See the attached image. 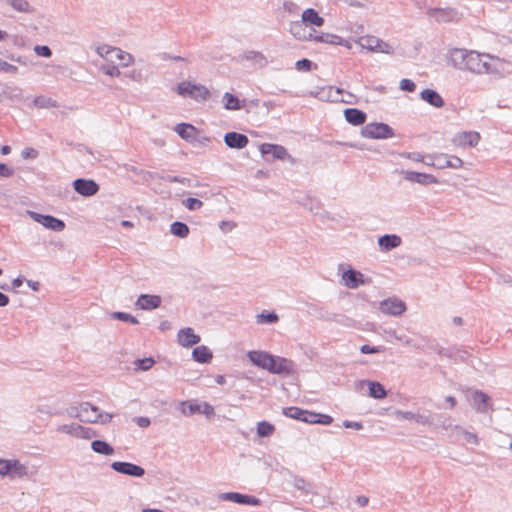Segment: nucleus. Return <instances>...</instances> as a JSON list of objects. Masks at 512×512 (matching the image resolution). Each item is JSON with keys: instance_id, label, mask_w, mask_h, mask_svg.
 Listing matches in <instances>:
<instances>
[{"instance_id": "obj_1", "label": "nucleus", "mask_w": 512, "mask_h": 512, "mask_svg": "<svg viewBox=\"0 0 512 512\" xmlns=\"http://www.w3.org/2000/svg\"><path fill=\"white\" fill-rule=\"evenodd\" d=\"M509 66V61L489 53V57H483L478 75L502 78L507 73Z\"/></svg>"}, {"instance_id": "obj_2", "label": "nucleus", "mask_w": 512, "mask_h": 512, "mask_svg": "<svg viewBox=\"0 0 512 512\" xmlns=\"http://www.w3.org/2000/svg\"><path fill=\"white\" fill-rule=\"evenodd\" d=\"M176 91L178 95L190 97L195 101H206L210 98V91L206 86L190 81L180 82L177 85Z\"/></svg>"}, {"instance_id": "obj_3", "label": "nucleus", "mask_w": 512, "mask_h": 512, "mask_svg": "<svg viewBox=\"0 0 512 512\" xmlns=\"http://www.w3.org/2000/svg\"><path fill=\"white\" fill-rule=\"evenodd\" d=\"M421 424L432 426L433 431L437 434H443L448 436H459V431L461 426L454 423L453 418H432L433 420H437V423L434 421H429V418H418Z\"/></svg>"}, {"instance_id": "obj_4", "label": "nucleus", "mask_w": 512, "mask_h": 512, "mask_svg": "<svg viewBox=\"0 0 512 512\" xmlns=\"http://www.w3.org/2000/svg\"><path fill=\"white\" fill-rule=\"evenodd\" d=\"M361 135L368 139H388L394 136V130L386 123L372 122L362 128Z\"/></svg>"}, {"instance_id": "obj_5", "label": "nucleus", "mask_w": 512, "mask_h": 512, "mask_svg": "<svg viewBox=\"0 0 512 512\" xmlns=\"http://www.w3.org/2000/svg\"><path fill=\"white\" fill-rule=\"evenodd\" d=\"M357 43L362 49H366L370 52L385 54H392L394 52L390 44L373 35L360 37Z\"/></svg>"}, {"instance_id": "obj_6", "label": "nucleus", "mask_w": 512, "mask_h": 512, "mask_svg": "<svg viewBox=\"0 0 512 512\" xmlns=\"http://www.w3.org/2000/svg\"><path fill=\"white\" fill-rule=\"evenodd\" d=\"M0 475L11 479L27 475V467L16 459H0Z\"/></svg>"}, {"instance_id": "obj_7", "label": "nucleus", "mask_w": 512, "mask_h": 512, "mask_svg": "<svg viewBox=\"0 0 512 512\" xmlns=\"http://www.w3.org/2000/svg\"><path fill=\"white\" fill-rule=\"evenodd\" d=\"M471 50L465 48H453L448 55L449 63L457 70L468 72Z\"/></svg>"}, {"instance_id": "obj_8", "label": "nucleus", "mask_w": 512, "mask_h": 512, "mask_svg": "<svg viewBox=\"0 0 512 512\" xmlns=\"http://www.w3.org/2000/svg\"><path fill=\"white\" fill-rule=\"evenodd\" d=\"M432 162L427 163L428 166H433L437 169H459L463 166L464 162L461 158L455 155H449L445 153L434 154Z\"/></svg>"}, {"instance_id": "obj_9", "label": "nucleus", "mask_w": 512, "mask_h": 512, "mask_svg": "<svg viewBox=\"0 0 512 512\" xmlns=\"http://www.w3.org/2000/svg\"><path fill=\"white\" fill-rule=\"evenodd\" d=\"M27 214L37 223L44 226L46 229L61 232L65 229V223L63 220L56 218L52 215H45L35 211L28 210Z\"/></svg>"}, {"instance_id": "obj_10", "label": "nucleus", "mask_w": 512, "mask_h": 512, "mask_svg": "<svg viewBox=\"0 0 512 512\" xmlns=\"http://www.w3.org/2000/svg\"><path fill=\"white\" fill-rule=\"evenodd\" d=\"M378 309L384 315L397 317L406 311V304L397 297H389L379 302Z\"/></svg>"}, {"instance_id": "obj_11", "label": "nucleus", "mask_w": 512, "mask_h": 512, "mask_svg": "<svg viewBox=\"0 0 512 512\" xmlns=\"http://www.w3.org/2000/svg\"><path fill=\"white\" fill-rule=\"evenodd\" d=\"M259 150L263 156L271 155L272 159L277 160H286L290 162L291 164H295L296 160L294 157H292L287 149L278 144H271V143H263L260 145Z\"/></svg>"}, {"instance_id": "obj_12", "label": "nucleus", "mask_w": 512, "mask_h": 512, "mask_svg": "<svg viewBox=\"0 0 512 512\" xmlns=\"http://www.w3.org/2000/svg\"><path fill=\"white\" fill-rule=\"evenodd\" d=\"M341 281L349 289H357L361 285L369 284L371 280L366 278L363 273L349 267L342 271Z\"/></svg>"}, {"instance_id": "obj_13", "label": "nucleus", "mask_w": 512, "mask_h": 512, "mask_svg": "<svg viewBox=\"0 0 512 512\" xmlns=\"http://www.w3.org/2000/svg\"><path fill=\"white\" fill-rule=\"evenodd\" d=\"M479 141L480 134L476 131L458 132L451 139L452 144L458 148L475 147Z\"/></svg>"}, {"instance_id": "obj_14", "label": "nucleus", "mask_w": 512, "mask_h": 512, "mask_svg": "<svg viewBox=\"0 0 512 512\" xmlns=\"http://www.w3.org/2000/svg\"><path fill=\"white\" fill-rule=\"evenodd\" d=\"M469 400L480 414H487L493 411L490 397L482 391L475 390L471 392Z\"/></svg>"}, {"instance_id": "obj_15", "label": "nucleus", "mask_w": 512, "mask_h": 512, "mask_svg": "<svg viewBox=\"0 0 512 512\" xmlns=\"http://www.w3.org/2000/svg\"><path fill=\"white\" fill-rule=\"evenodd\" d=\"M72 185L74 190L83 197H91L99 191V185L92 179L77 178Z\"/></svg>"}, {"instance_id": "obj_16", "label": "nucleus", "mask_w": 512, "mask_h": 512, "mask_svg": "<svg viewBox=\"0 0 512 512\" xmlns=\"http://www.w3.org/2000/svg\"><path fill=\"white\" fill-rule=\"evenodd\" d=\"M57 431L76 438L84 439L91 438L94 435L89 428H85L76 422L63 424L57 428Z\"/></svg>"}, {"instance_id": "obj_17", "label": "nucleus", "mask_w": 512, "mask_h": 512, "mask_svg": "<svg viewBox=\"0 0 512 512\" xmlns=\"http://www.w3.org/2000/svg\"><path fill=\"white\" fill-rule=\"evenodd\" d=\"M111 468L120 474L132 477H142L145 474L144 468L130 462L115 461L111 464Z\"/></svg>"}, {"instance_id": "obj_18", "label": "nucleus", "mask_w": 512, "mask_h": 512, "mask_svg": "<svg viewBox=\"0 0 512 512\" xmlns=\"http://www.w3.org/2000/svg\"><path fill=\"white\" fill-rule=\"evenodd\" d=\"M68 416H83L84 414L95 413L96 416H113L110 413H101L99 408L89 402H80L72 405L68 411Z\"/></svg>"}, {"instance_id": "obj_19", "label": "nucleus", "mask_w": 512, "mask_h": 512, "mask_svg": "<svg viewBox=\"0 0 512 512\" xmlns=\"http://www.w3.org/2000/svg\"><path fill=\"white\" fill-rule=\"evenodd\" d=\"M266 370L273 374H289L293 370V363L286 358L272 355V361Z\"/></svg>"}, {"instance_id": "obj_20", "label": "nucleus", "mask_w": 512, "mask_h": 512, "mask_svg": "<svg viewBox=\"0 0 512 512\" xmlns=\"http://www.w3.org/2000/svg\"><path fill=\"white\" fill-rule=\"evenodd\" d=\"M401 174L403 175L405 180L412 182V183H418L421 185H430V184L438 183V179L432 174L409 171V170H404L401 172Z\"/></svg>"}, {"instance_id": "obj_21", "label": "nucleus", "mask_w": 512, "mask_h": 512, "mask_svg": "<svg viewBox=\"0 0 512 512\" xmlns=\"http://www.w3.org/2000/svg\"><path fill=\"white\" fill-rule=\"evenodd\" d=\"M219 498L224 501H230L238 504L258 506L260 500L251 495H244L237 492H226L219 495Z\"/></svg>"}, {"instance_id": "obj_22", "label": "nucleus", "mask_w": 512, "mask_h": 512, "mask_svg": "<svg viewBox=\"0 0 512 512\" xmlns=\"http://www.w3.org/2000/svg\"><path fill=\"white\" fill-rule=\"evenodd\" d=\"M162 299L159 295L141 294L136 302V308L140 310H153L160 307Z\"/></svg>"}, {"instance_id": "obj_23", "label": "nucleus", "mask_w": 512, "mask_h": 512, "mask_svg": "<svg viewBox=\"0 0 512 512\" xmlns=\"http://www.w3.org/2000/svg\"><path fill=\"white\" fill-rule=\"evenodd\" d=\"M200 336L194 333L190 327L180 329L177 334V341L183 347H191L200 342Z\"/></svg>"}, {"instance_id": "obj_24", "label": "nucleus", "mask_w": 512, "mask_h": 512, "mask_svg": "<svg viewBox=\"0 0 512 512\" xmlns=\"http://www.w3.org/2000/svg\"><path fill=\"white\" fill-rule=\"evenodd\" d=\"M225 144L232 149H242L247 146L249 139L238 132H228L224 135Z\"/></svg>"}, {"instance_id": "obj_25", "label": "nucleus", "mask_w": 512, "mask_h": 512, "mask_svg": "<svg viewBox=\"0 0 512 512\" xmlns=\"http://www.w3.org/2000/svg\"><path fill=\"white\" fill-rule=\"evenodd\" d=\"M247 356L252 364L265 370L267 369L268 364L272 361V355L265 351H249Z\"/></svg>"}, {"instance_id": "obj_26", "label": "nucleus", "mask_w": 512, "mask_h": 512, "mask_svg": "<svg viewBox=\"0 0 512 512\" xmlns=\"http://www.w3.org/2000/svg\"><path fill=\"white\" fill-rule=\"evenodd\" d=\"M402 243L401 237L396 234H385L378 238V245L381 251H391L399 247Z\"/></svg>"}, {"instance_id": "obj_27", "label": "nucleus", "mask_w": 512, "mask_h": 512, "mask_svg": "<svg viewBox=\"0 0 512 512\" xmlns=\"http://www.w3.org/2000/svg\"><path fill=\"white\" fill-rule=\"evenodd\" d=\"M345 120L354 126H359L365 123L366 113L357 108H347L344 110Z\"/></svg>"}, {"instance_id": "obj_28", "label": "nucleus", "mask_w": 512, "mask_h": 512, "mask_svg": "<svg viewBox=\"0 0 512 512\" xmlns=\"http://www.w3.org/2000/svg\"><path fill=\"white\" fill-rule=\"evenodd\" d=\"M420 98L435 108H441L444 105L441 95L433 89H424L420 93Z\"/></svg>"}, {"instance_id": "obj_29", "label": "nucleus", "mask_w": 512, "mask_h": 512, "mask_svg": "<svg viewBox=\"0 0 512 512\" xmlns=\"http://www.w3.org/2000/svg\"><path fill=\"white\" fill-rule=\"evenodd\" d=\"M213 358L212 351L204 345L197 346L192 351V359L195 362L206 364L209 363Z\"/></svg>"}, {"instance_id": "obj_30", "label": "nucleus", "mask_w": 512, "mask_h": 512, "mask_svg": "<svg viewBox=\"0 0 512 512\" xmlns=\"http://www.w3.org/2000/svg\"><path fill=\"white\" fill-rule=\"evenodd\" d=\"M301 21L316 27H321L324 24V19L313 8H307L302 12Z\"/></svg>"}, {"instance_id": "obj_31", "label": "nucleus", "mask_w": 512, "mask_h": 512, "mask_svg": "<svg viewBox=\"0 0 512 512\" xmlns=\"http://www.w3.org/2000/svg\"><path fill=\"white\" fill-rule=\"evenodd\" d=\"M289 31L297 40H308L312 36V34L307 31L305 24L301 20L292 22L290 24Z\"/></svg>"}, {"instance_id": "obj_32", "label": "nucleus", "mask_w": 512, "mask_h": 512, "mask_svg": "<svg viewBox=\"0 0 512 512\" xmlns=\"http://www.w3.org/2000/svg\"><path fill=\"white\" fill-rule=\"evenodd\" d=\"M315 41L321 42V43H327V44H331V45L345 46L348 49L351 48V45L348 40H345L344 38H342L338 35H335V34H329V33L321 34L320 36L315 37Z\"/></svg>"}, {"instance_id": "obj_33", "label": "nucleus", "mask_w": 512, "mask_h": 512, "mask_svg": "<svg viewBox=\"0 0 512 512\" xmlns=\"http://www.w3.org/2000/svg\"><path fill=\"white\" fill-rule=\"evenodd\" d=\"M6 3L14 10L19 13L33 14L35 8L27 0H6Z\"/></svg>"}, {"instance_id": "obj_34", "label": "nucleus", "mask_w": 512, "mask_h": 512, "mask_svg": "<svg viewBox=\"0 0 512 512\" xmlns=\"http://www.w3.org/2000/svg\"><path fill=\"white\" fill-rule=\"evenodd\" d=\"M483 57H489V53H481L476 50H471L469 73L478 75Z\"/></svg>"}, {"instance_id": "obj_35", "label": "nucleus", "mask_w": 512, "mask_h": 512, "mask_svg": "<svg viewBox=\"0 0 512 512\" xmlns=\"http://www.w3.org/2000/svg\"><path fill=\"white\" fill-rule=\"evenodd\" d=\"M284 416L295 417V416H312V417H323L328 416L327 414L317 413V412H309L307 410H301L297 407H287L283 408Z\"/></svg>"}, {"instance_id": "obj_36", "label": "nucleus", "mask_w": 512, "mask_h": 512, "mask_svg": "<svg viewBox=\"0 0 512 512\" xmlns=\"http://www.w3.org/2000/svg\"><path fill=\"white\" fill-rule=\"evenodd\" d=\"M223 106L226 110H240L243 105H241V101L235 95L226 92L222 97Z\"/></svg>"}, {"instance_id": "obj_37", "label": "nucleus", "mask_w": 512, "mask_h": 512, "mask_svg": "<svg viewBox=\"0 0 512 512\" xmlns=\"http://www.w3.org/2000/svg\"><path fill=\"white\" fill-rule=\"evenodd\" d=\"M175 131L182 139L189 140L194 138L196 130L195 127L191 124L180 123L176 125Z\"/></svg>"}, {"instance_id": "obj_38", "label": "nucleus", "mask_w": 512, "mask_h": 512, "mask_svg": "<svg viewBox=\"0 0 512 512\" xmlns=\"http://www.w3.org/2000/svg\"><path fill=\"white\" fill-rule=\"evenodd\" d=\"M170 232L176 237L186 238L189 234V227L184 222L175 221L170 225Z\"/></svg>"}, {"instance_id": "obj_39", "label": "nucleus", "mask_w": 512, "mask_h": 512, "mask_svg": "<svg viewBox=\"0 0 512 512\" xmlns=\"http://www.w3.org/2000/svg\"><path fill=\"white\" fill-rule=\"evenodd\" d=\"M91 448L94 452L103 454V455H112L114 454V448L105 441L95 440L91 443Z\"/></svg>"}, {"instance_id": "obj_40", "label": "nucleus", "mask_w": 512, "mask_h": 512, "mask_svg": "<svg viewBox=\"0 0 512 512\" xmlns=\"http://www.w3.org/2000/svg\"><path fill=\"white\" fill-rule=\"evenodd\" d=\"M114 57L119 61L122 67H128L134 63L133 55L118 47L114 53Z\"/></svg>"}, {"instance_id": "obj_41", "label": "nucleus", "mask_w": 512, "mask_h": 512, "mask_svg": "<svg viewBox=\"0 0 512 512\" xmlns=\"http://www.w3.org/2000/svg\"><path fill=\"white\" fill-rule=\"evenodd\" d=\"M369 395L375 399H381L386 396V390L379 382L367 381Z\"/></svg>"}, {"instance_id": "obj_42", "label": "nucleus", "mask_w": 512, "mask_h": 512, "mask_svg": "<svg viewBox=\"0 0 512 512\" xmlns=\"http://www.w3.org/2000/svg\"><path fill=\"white\" fill-rule=\"evenodd\" d=\"M178 409L183 414H199L201 412V405L195 401L181 402L178 404Z\"/></svg>"}, {"instance_id": "obj_43", "label": "nucleus", "mask_w": 512, "mask_h": 512, "mask_svg": "<svg viewBox=\"0 0 512 512\" xmlns=\"http://www.w3.org/2000/svg\"><path fill=\"white\" fill-rule=\"evenodd\" d=\"M279 317L275 312L263 311L256 315V321L258 324H274L278 322Z\"/></svg>"}, {"instance_id": "obj_44", "label": "nucleus", "mask_w": 512, "mask_h": 512, "mask_svg": "<svg viewBox=\"0 0 512 512\" xmlns=\"http://www.w3.org/2000/svg\"><path fill=\"white\" fill-rule=\"evenodd\" d=\"M456 438L463 439L466 443L471 445H478L479 443V439L474 432L468 431L462 427L459 431V436H457Z\"/></svg>"}, {"instance_id": "obj_45", "label": "nucleus", "mask_w": 512, "mask_h": 512, "mask_svg": "<svg viewBox=\"0 0 512 512\" xmlns=\"http://www.w3.org/2000/svg\"><path fill=\"white\" fill-rule=\"evenodd\" d=\"M100 71L102 73H104L105 75H108L110 77H119L121 75V72L118 68V66H116L112 61H109L105 64H103L101 67H100Z\"/></svg>"}, {"instance_id": "obj_46", "label": "nucleus", "mask_w": 512, "mask_h": 512, "mask_svg": "<svg viewBox=\"0 0 512 512\" xmlns=\"http://www.w3.org/2000/svg\"><path fill=\"white\" fill-rule=\"evenodd\" d=\"M117 47L110 46L107 44L100 45L96 48V53L106 60H109V58L114 57V53L116 51Z\"/></svg>"}, {"instance_id": "obj_47", "label": "nucleus", "mask_w": 512, "mask_h": 512, "mask_svg": "<svg viewBox=\"0 0 512 512\" xmlns=\"http://www.w3.org/2000/svg\"><path fill=\"white\" fill-rule=\"evenodd\" d=\"M33 105L38 108H50L55 107V101L49 97L40 95L34 98Z\"/></svg>"}, {"instance_id": "obj_48", "label": "nucleus", "mask_w": 512, "mask_h": 512, "mask_svg": "<svg viewBox=\"0 0 512 512\" xmlns=\"http://www.w3.org/2000/svg\"><path fill=\"white\" fill-rule=\"evenodd\" d=\"M274 432V426L267 422V421H261L257 425V434L260 437H267L270 436Z\"/></svg>"}, {"instance_id": "obj_49", "label": "nucleus", "mask_w": 512, "mask_h": 512, "mask_svg": "<svg viewBox=\"0 0 512 512\" xmlns=\"http://www.w3.org/2000/svg\"><path fill=\"white\" fill-rule=\"evenodd\" d=\"M154 363V359L148 357L143 359H136L134 365L136 370L147 371L154 365Z\"/></svg>"}, {"instance_id": "obj_50", "label": "nucleus", "mask_w": 512, "mask_h": 512, "mask_svg": "<svg viewBox=\"0 0 512 512\" xmlns=\"http://www.w3.org/2000/svg\"><path fill=\"white\" fill-rule=\"evenodd\" d=\"M183 205L190 211H196L203 207V202L197 198L189 197L183 200Z\"/></svg>"}, {"instance_id": "obj_51", "label": "nucleus", "mask_w": 512, "mask_h": 512, "mask_svg": "<svg viewBox=\"0 0 512 512\" xmlns=\"http://www.w3.org/2000/svg\"><path fill=\"white\" fill-rule=\"evenodd\" d=\"M435 17L440 21L451 20L455 16V11L452 9H437L434 11Z\"/></svg>"}, {"instance_id": "obj_52", "label": "nucleus", "mask_w": 512, "mask_h": 512, "mask_svg": "<svg viewBox=\"0 0 512 512\" xmlns=\"http://www.w3.org/2000/svg\"><path fill=\"white\" fill-rule=\"evenodd\" d=\"M112 317L124 322H130L132 324H138V320L133 315L126 312H114Z\"/></svg>"}, {"instance_id": "obj_53", "label": "nucleus", "mask_w": 512, "mask_h": 512, "mask_svg": "<svg viewBox=\"0 0 512 512\" xmlns=\"http://www.w3.org/2000/svg\"><path fill=\"white\" fill-rule=\"evenodd\" d=\"M162 179L167 182H176V183H180L182 185L191 186V180L186 177L166 175V176H163Z\"/></svg>"}, {"instance_id": "obj_54", "label": "nucleus", "mask_w": 512, "mask_h": 512, "mask_svg": "<svg viewBox=\"0 0 512 512\" xmlns=\"http://www.w3.org/2000/svg\"><path fill=\"white\" fill-rule=\"evenodd\" d=\"M0 72L16 74L18 72V68L0 58Z\"/></svg>"}, {"instance_id": "obj_55", "label": "nucleus", "mask_w": 512, "mask_h": 512, "mask_svg": "<svg viewBox=\"0 0 512 512\" xmlns=\"http://www.w3.org/2000/svg\"><path fill=\"white\" fill-rule=\"evenodd\" d=\"M34 52L37 56L49 58L52 55L51 49L46 45H36Z\"/></svg>"}, {"instance_id": "obj_56", "label": "nucleus", "mask_w": 512, "mask_h": 512, "mask_svg": "<svg viewBox=\"0 0 512 512\" xmlns=\"http://www.w3.org/2000/svg\"><path fill=\"white\" fill-rule=\"evenodd\" d=\"M397 342L401 343L402 345L404 346H410V347H413V348H419V345L416 344L413 339H411L409 336H407L406 334H401L399 333L398 337H397Z\"/></svg>"}, {"instance_id": "obj_57", "label": "nucleus", "mask_w": 512, "mask_h": 512, "mask_svg": "<svg viewBox=\"0 0 512 512\" xmlns=\"http://www.w3.org/2000/svg\"><path fill=\"white\" fill-rule=\"evenodd\" d=\"M312 61H310L309 59H301V60H298L296 63H295V68L298 70V71H310L311 68H312Z\"/></svg>"}, {"instance_id": "obj_58", "label": "nucleus", "mask_w": 512, "mask_h": 512, "mask_svg": "<svg viewBox=\"0 0 512 512\" xmlns=\"http://www.w3.org/2000/svg\"><path fill=\"white\" fill-rule=\"evenodd\" d=\"M302 421L310 424H322V425H329L331 424L333 418L327 417V418H300Z\"/></svg>"}, {"instance_id": "obj_59", "label": "nucleus", "mask_w": 512, "mask_h": 512, "mask_svg": "<svg viewBox=\"0 0 512 512\" xmlns=\"http://www.w3.org/2000/svg\"><path fill=\"white\" fill-rule=\"evenodd\" d=\"M400 89L407 92H414L416 85L412 80L404 78L400 81Z\"/></svg>"}, {"instance_id": "obj_60", "label": "nucleus", "mask_w": 512, "mask_h": 512, "mask_svg": "<svg viewBox=\"0 0 512 512\" xmlns=\"http://www.w3.org/2000/svg\"><path fill=\"white\" fill-rule=\"evenodd\" d=\"M23 159H35L38 157V151L33 147H26L21 151Z\"/></svg>"}, {"instance_id": "obj_61", "label": "nucleus", "mask_w": 512, "mask_h": 512, "mask_svg": "<svg viewBox=\"0 0 512 512\" xmlns=\"http://www.w3.org/2000/svg\"><path fill=\"white\" fill-rule=\"evenodd\" d=\"M360 351L363 354H376L382 352L383 348L379 346H370L365 344L360 347Z\"/></svg>"}, {"instance_id": "obj_62", "label": "nucleus", "mask_w": 512, "mask_h": 512, "mask_svg": "<svg viewBox=\"0 0 512 512\" xmlns=\"http://www.w3.org/2000/svg\"><path fill=\"white\" fill-rule=\"evenodd\" d=\"M14 174V169L4 163H0V177L9 178Z\"/></svg>"}, {"instance_id": "obj_63", "label": "nucleus", "mask_w": 512, "mask_h": 512, "mask_svg": "<svg viewBox=\"0 0 512 512\" xmlns=\"http://www.w3.org/2000/svg\"><path fill=\"white\" fill-rule=\"evenodd\" d=\"M246 59L262 63L265 60V57L260 52L249 51L246 53Z\"/></svg>"}, {"instance_id": "obj_64", "label": "nucleus", "mask_w": 512, "mask_h": 512, "mask_svg": "<svg viewBox=\"0 0 512 512\" xmlns=\"http://www.w3.org/2000/svg\"><path fill=\"white\" fill-rule=\"evenodd\" d=\"M236 227V224L233 221L223 220L219 224V228L224 232H231Z\"/></svg>"}]
</instances>
